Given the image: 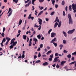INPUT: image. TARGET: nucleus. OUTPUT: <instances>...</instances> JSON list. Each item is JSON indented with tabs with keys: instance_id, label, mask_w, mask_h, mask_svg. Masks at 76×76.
Returning a JSON list of instances; mask_svg holds the SVG:
<instances>
[{
	"instance_id": "f257e3e1",
	"label": "nucleus",
	"mask_w": 76,
	"mask_h": 76,
	"mask_svg": "<svg viewBox=\"0 0 76 76\" xmlns=\"http://www.w3.org/2000/svg\"><path fill=\"white\" fill-rule=\"evenodd\" d=\"M68 18L69 19V24H73V20L72 19V17L71 16V14H68Z\"/></svg>"
},
{
	"instance_id": "f03ea898",
	"label": "nucleus",
	"mask_w": 76,
	"mask_h": 76,
	"mask_svg": "<svg viewBox=\"0 0 76 76\" xmlns=\"http://www.w3.org/2000/svg\"><path fill=\"white\" fill-rule=\"evenodd\" d=\"M72 9L73 10L74 13H75V12H76V4H74V3H73L72 5Z\"/></svg>"
},
{
	"instance_id": "7ed1b4c3",
	"label": "nucleus",
	"mask_w": 76,
	"mask_h": 76,
	"mask_svg": "<svg viewBox=\"0 0 76 76\" xmlns=\"http://www.w3.org/2000/svg\"><path fill=\"white\" fill-rule=\"evenodd\" d=\"M75 31V29H73L72 30H70L68 31V34H73V32H74Z\"/></svg>"
},
{
	"instance_id": "20e7f679",
	"label": "nucleus",
	"mask_w": 76,
	"mask_h": 76,
	"mask_svg": "<svg viewBox=\"0 0 76 76\" xmlns=\"http://www.w3.org/2000/svg\"><path fill=\"white\" fill-rule=\"evenodd\" d=\"M58 58H59V57L58 56H57V57L55 58L54 59V61H53V62H57V61H58Z\"/></svg>"
},
{
	"instance_id": "39448f33",
	"label": "nucleus",
	"mask_w": 76,
	"mask_h": 76,
	"mask_svg": "<svg viewBox=\"0 0 76 76\" xmlns=\"http://www.w3.org/2000/svg\"><path fill=\"white\" fill-rule=\"evenodd\" d=\"M38 20L39 21H38L39 25H42V19H40L39 18H38Z\"/></svg>"
},
{
	"instance_id": "423d86ee",
	"label": "nucleus",
	"mask_w": 76,
	"mask_h": 76,
	"mask_svg": "<svg viewBox=\"0 0 76 76\" xmlns=\"http://www.w3.org/2000/svg\"><path fill=\"white\" fill-rule=\"evenodd\" d=\"M58 22V23H60V22H59L60 21V20L58 19V17H56V20L55 21H54V22Z\"/></svg>"
},
{
	"instance_id": "0eeeda50",
	"label": "nucleus",
	"mask_w": 76,
	"mask_h": 76,
	"mask_svg": "<svg viewBox=\"0 0 76 76\" xmlns=\"http://www.w3.org/2000/svg\"><path fill=\"white\" fill-rule=\"evenodd\" d=\"M56 34L54 33H52L51 34V37L52 38H53L54 36H56Z\"/></svg>"
},
{
	"instance_id": "6e6552de",
	"label": "nucleus",
	"mask_w": 76,
	"mask_h": 76,
	"mask_svg": "<svg viewBox=\"0 0 76 76\" xmlns=\"http://www.w3.org/2000/svg\"><path fill=\"white\" fill-rule=\"evenodd\" d=\"M43 66H47L48 65V63L47 62H45L43 64Z\"/></svg>"
},
{
	"instance_id": "1a4fd4ad",
	"label": "nucleus",
	"mask_w": 76,
	"mask_h": 76,
	"mask_svg": "<svg viewBox=\"0 0 76 76\" xmlns=\"http://www.w3.org/2000/svg\"><path fill=\"white\" fill-rule=\"evenodd\" d=\"M56 38H54L53 39V40H52V41H51L50 43H53L54 42H53L56 41Z\"/></svg>"
},
{
	"instance_id": "9d476101",
	"label": "nucleus",
	"mask_w": 76,
	"mask_h": 76,
	"mask_svg": "<svg viewBox=\"0 0 76 76\" xmlns=\"http://www.w3.org/2000/svg\"><path fill=\"white\" fill-rule=\"evenodd\" d=\"M66 61H63L61 63V66H63V64H64V63H66Z\"/></svg>"
},
{
	"instance_id": "9b49d317",
	"label": "nucleus",
	"mask_w": 76,
	"mask_h": 76,
	"mask_svg": "<svg viewBox=\"0 0 76 76\" xmlns=\"http://www.w3.org/2000/svg\"><path fill=\"white\" fill-rule=\"evenodd\" d=\"M26 37H27V36L26 35H23V39H24L25 40H26Z\"/></svg>"
},
{
	"instance_id": "f8f14e48",
	"label": "nucleus",
	"mask_w": 76,
	"mask_h": 76,
	"mask_svg": "<svg viewBox=\"0 0 76 76\" xmlns=\"http://www.w3.org/2000/svg\"><path fill=\"white\" fill-rule=\"evenodd\" d=\"M58 23H57V22H56L54 25V28H56V27L58 25Z\"/></svg>"
},
{
	"instance_id": "ddd939ff",
	"label": "nucleus",
	"mask_w": 76,
	"mask_h": 76,
	"mask_svg": "<svg viewBox=\"0 0 76 76\" xmlns=\"http://www.w3.org/2000/svg\"><path fill=\"white\" fill-rule=\"evenodd\" d=\"M6 40L8 42H9V41H10L11 39L10 38H9V37H7L6 38Z\"/></svg>"
},
{
	"instance_id": "4468645a",
	"label": "nucleus",
	"mask_w": 76,
	"mask_h": 76,
	"mask_svg": "<svg viewBox=\"0 0 76 76\" xmlns=\"http://www.w3.org/2000/svg\"><path fill=\"white\" fill-rule=\"evenodd\" d=\"M61 21H60V22L59 23V24L58 25V28H60L61 26Z\"/></svg>"
},
{
	"instance_id": "2eb2a0df",
	"label": "nucleus",
	"mask_w": 76,
	"mask_h": 76,
	"mask_svg": "<svg viewBox=\"0 0 76 76\" xmlns=\"http://www.w3.org/2000/svg\"><path fill=\"white\" fill-rule=\"evenodd\" d=\"M63 34H64V37H67V34H66V33L65 32L63 31Z\"/></svg>"
},
{
	"instance_id": "dca6fc26",
	"label": "nucleus",
	"mask_w": 76,
	"mask_h": 76,
	"mask_svg": "<svg viewBox=\"0 0 76 76\" xmlns=\"http://www.w3.org/2000/svg\"><path fill=\"white\" fill-rule=\"evenodd\" d=\"M43 11H42L40 12L39 13V14L38 15V16H39L40 15H41V14H42V13H43Z\"/></svg>"
},
{
	"instance_id": "f3484780",
	"label": "nucleus",
	"mask_w": 76,
	"mask_h": 76,
	"mask_svg": "<svg viewBox=\"0 0 76 76\" xmlns=\"http://www.w3.org/2000/svg\"><path fill=\"white\" fill-rule=\"evenodd\" d=\"M22 22V19H20V20L19 21V25H21Z\"/></svg>"
},
{
	"instance_id": "a211bd4d",
	"label": "nucleus",
	"mask_w": 76,
	"mask_h": 76,
	"mask_svg": "<svg viewBox=\"0 0 76 76\" xmlns=\"http://www.w3.org/2000/svg\"><path fill=\"white\" fill-rule=\"evenodd\" d=\"M65 4V2L64 1H63L61 3V5H62V6H64Z\"/></svg>"
},
{
	"instance_id": "6ab92c4d",
	"label": "nucleus",
	"mask_w": 76,
	"mask_h": 76,
	"mask_svg": "<svg viewBox=\"0 0 76 76\" xmlns=\"http://www.w3.org/2000/svg\"><path fill=\"white\" fill-rule=\"evenodd\" d=\"M63 45H59V47H60V50H61V49H62V48H63Z\"/></svg>"
},
{
	"instance_id": "aec40b11",
	"label": "nucleus",
	"mask_w": 76,
	"mask_h": 76,
	"mask_svg": "<svg viewBox=\"0 0 76 76\" xmlns=\"http://www.w3.org/2000/svg\"><path fill=\"white\" fill-rule=\"evenodd\" d=\"M32 16V14H30L28 16V19H29L31 18V17Z\"/></svg>"
},
{
	"instance_id": "412c9836",
	"label": "nucleus",
	"mask_w": 76,
	"mask_h": 76,
	"mask_svg": "<svg viewBox=\"0 0 76 76\" xmlns=\"http://www.w3.org/2000/svg\"><path fill=\"white\" fill-rule=\"evenodd\" d=\"M72 57V56L70 54H69L67 56V57L69 58H70Z\"/></svg>"
},
{
	"instance_id": "4be33fe9",
	"label": "nucleus",
	"mask_w": 76,
	"mask_h": 76,
	"mask_svg": "<svg viewBox=\"0 0 76 76\" xmlns=\"http://www.w3.org/2000/svg\"><path fill=\"white\" fill-rule=\"evenodd\" d=\"M23 55L21 57V58L22 59H23V58H24V57H25V53H23L22 54Z\"/></svg>"
},
{
	"instance_id": "5701e85b",
	"label": "nucleus",
	"mask_w": 76,
	"mask_h": 76,
	"mask_svg": "<svg viewBox=\"0 0 76 76\" xmlns=\"http://www.w3.org/2000/svg\"><path fill=\"white\" fill-rule=\"evenodd\" d=\"M52 52V51L51 50L49 51L48 52L46 53V54L47 55H48V54H50V53H51Z\"/></svg>"
},
{
	"instance_id": "b1692460",
	"label": "nucleus",
	"mask_w": 76,
	"mask_h": 76,
	"mask_svg": "<svg viewBox=\"0 0 76 76\" xmlns=\"http://www.w3.org/2000/svg\"><path fill=\"white\" fill-rule=\"evenodd\" d=\"M12 10L10 12L9 15H8V17H9L12 15Z\"/></svg>"
},
{
	"instance_id": "393cba45",
	"label": "nucleus",
	"mask_w": 76,
	"mask_h": 76,
	"mask_svg": "<svg viewBox=\"0 0 76 76\" xmlns=\"http://www.w3.org/2000/svg\"><path fill=\"white\" fill-rule=\"evenodd\" d=\"M18 1H19V0H13V1L15 3H16V4L18 3Z\"/></svg>"
},
{
	"instance_id": "a878e982",
	"label": "nucleus",
	"mask_w": 76,
	"mask_h": 76,
	"mask_svg": "<svg viewBox=\"0 0 76 76\" xmlns=\"http://www.w3.org/2000/svg\"><path fill=\"white\" fill-rule=\"evenodd\" d=\"M53 44L54 45H55V46L57 47V43H56L54 42H53Z\"/></svg>"
},
{
	"instance_id": "bb28decb",
	"label": "nucleus",
	"mask_w": 76,
	"mask_h": 76,
	"mask_svg": "<svg viewBox=\"0 0 76 76\" xmlns=\"http://www.w3.org/2000/svg\"><path fill=\"white\" fill-rule=\"evenodd\" d=\"M11 10H12V9H11L10 8H9L8 12L7 13V14H9V13H10V12L11 11Z\"/></svg>"
},
{
	"instance_id": "cd10ccee",
	"label": "nucleus",
	"mask_w": 76,
	"mask_h": 76,
	"mask_svg": "<svg viewBox=\"0 0 76 76\" xmlns=\"http://www.w3.org/2000/svg\"><path fill=\"white\" fill-rule=\"evenodd\" d=\"M55 13V12H54V11H53V12H52L50 13V15H51V16H53V15H54V14Z\"/></svg>"
},
{
	"instance_id": "c85d7f7f",
	"label": "nucleus",
	"mask_w": 76,
	"mask_h": 76,
	"mask_svg": "<svg viewBox=\"0 0 76 76\" xmlns=\"http://www.w3.org/2000/svg\"><path fill=\"white\" fill-rule=\"evenodd\" d=\"M41 62L40 60H37V61H36L35 63H40Z\"/></svg>"
},
{
	"instance_id": "c756f323",
	"label": "nucleus",
	"mask_w": 76,
	"mask_h": 76,
	"mask_svg": "<svg viewBox=\"0 0 76 76\" xmlns=\"http://www.w3.org/2000/svg\"><path fill=\"white\" fill-rule=\"evenodd\" d=\"M64 69H65L67 71H68V70H71V69H67V66H66L64 67Z\"/></svg>"
},
{
	"instance_id": "7c9ffc66",
	"label": "nucleus",
	"mask_w": 76,
	"mask_h": 76,
	"mask_svg": "<svg viewBox=\"0 0 76 76\" xmlns=\"http://www.w3.org/2000/svg\"><path fill=\"white\" fill-rule=\"evenodd\" d=\"M55 2L56 1L54 0L52 1V3L53 6L54 5V3H55Z\"/></svg>"
},
{
	"instance_id": "2f4dec72",
	"label": "nucleus",
	"mask_w": 76,
	"mask_h": 76,
	"mask_svg": "<svg viewBox=\"0 0 76 76\" xmlns=\"http://www.w3.org/2000/svg\"><path fill=\"white\" fill-rule=\"evenodd\" d=\"M29 33V34H31V31H30V30H29V31H27L26 32V34H28V33Z\"/></svg>"
},
{
	"instance_id": "473e14b6",
	"label": "nucleus",
	"mask_w": 76,
	"mask_h": 76,
	"mask_svg": "<svg viewBox=\"0 0 76 76\" xmlns=\"http://www.w3.org/2000/svg\"><path fill=\"white\" fill-rule=\"evenodd\" d=\"M10 49L13 48V45H11V46H10Z\"/></svg>"
},
{
	"instance_id": "72a5a7b5",
	"label": "nucleus",
	"mask_w": 76,
	"mask_h": 76,
	"mask_svg": "<svg viewBox=\"0 0 76 76\" xmlns=\"http://www.w3.org/2000/svg\"><path fill=\"white\" fill-rule=\"evenodd\" d=\"M40 37H41L40 34H39L37 36V37L38 38V39H40Z\"/></svg>"
},
{
	"instance_id": "f704fd0d",
	"label": "nucleus",
	"mask_w": 76,
	"mask_h": 76,
	"mask_svg": "<svg viewBox=\"0 0 76 76\" xmlns=\"http://www.w3.org/2000/svg\"><path fill=\"white\" fill-rule=\"evenodd\" d=\"M39 1L40 3H42L44 1V0H39Z\"/></svg>"
},
{
	"instance_id": "c9c22d12",
	"label": "nucleus",
	"mask_w": 76,
	"mask_h": 76,
	"mask_svg": "<svg viewBox=\"0 0 76 76\" xmlns=\"http://www.w3.org/2000/svg\"><path fill=\"white\" fill-rule=\"evenodd\" d=\"M34 40L35 42H37V41H38V39L36 38H34Z\"/></svg>"
},
{
	"instance_id": "e433bc0d",
	"label": "nucleus",
	"mask_w": 76,
	"mask_h": 76,
	"mask_svg": "<svg viewBox=\"0 0 76 76\" xmlns=\"http://www.w3.org/2000/svg\"><path fill=\"white\" fill-rule=\"evenodd\" d=\"M14 41H13V40H11L10 44H12L14 43Z\"/></svg>"
},
{
	"instance_id": "4c0bfd02",
	"label": "nucleus",
	"mask_w": 76,
	"mask_h": 76,
	"mask_svg": "<svg viewBox=\"0 0 76 76\" xmlns=\"http://www.w3.org/2000/svg\"><path fill=\"white\" fill-rule=\"evenodd\" d=\"M75 61H73L70 63L69 64H75Z\"/></svg>"
},
{
	"instance_id": "58836bf2",
	"label": "nucleus",
	"mask_w": 76,
	"mask_h": 76,
	"mask_svg": "<svg viewBox=\"0 0 76 76\" xmlns=\"http://www.w3.org/2000/svg\"><path fill=\"white\" fill-rule=\"evenodd\" d=\"M40 48H42L43 47V44H41L40 45Z\"/></svg>"
},
{
	"instance_id": "ea45409f",
	"label": "nucleus",
	"mask_w": 76,
	"mask_h": 76,
	"mask_svg": "<svg viewBox=\"0 0 76 76\" xmlns=\"http://www.w3.org/2000/svg\"><path fill=\"white\" fill-rule=\"evenodd\" d=\"M72 55H75L76 56V51L72 53Z\"/></svg>"
},
{
	"instance_id": "a19ab883",
	"label": "nucleus",
	"mask_w": 76,
	"mask_h": 76,
	"mask_svg": "<svg viewBox=\"0 0 76 76\" xmlns=\"http://www.w3.org/2000/svg\"><path fill=\"white\" fill-rule=\"evenodd\" d=\"M56 67L57 69H58L59 68V67H60V66H59V65H58V64H57L56 66Z\"/></svg>"
},
{
	"instance_id": "79ce46f5",
	"label": "nucleus",
	"mask_w": 76,
	"mask_h": 76,
	"mask_svg": "<svg viewBox=\"0 0 76 76\" xmlns=\"http://www.w3.org/2000/svg\"><path fill=\"white\" fill-rule=\"evenodd\" d=\"M1 35L2 36V37H4V33H3L1 34Z\"/></svg>"
},
{
	"instance_id": "37998d69",
	"label": "nucleus",
	"mask_w": 76,
	"mask_h": 76,
	"mask_svg": "<svg viewBox=\"0 0 76 76\" xmlns=\"http://www.w3.org/2000/svg\"><path fill=\"white\" fill-rule=\"evenodd\" d=\"M50 58H53V54H52L51 55H50Z\"/></svg>"
},
{
	"instance_id": "c03bdc74",
	"label": "nucleus",
	"mask_w": 76,
	"mask_h": 76,
	"mask_svg": "<svg viewBox=\"0 0 76 76\" xmlns=\"http://www.w3.org/2000/svg\"><path fill=\"white\" fill-rule=\"evenodd\" d=\"M41 56V53H39L38 54V57H40Z\"/></svg>"
},
{
	"instance_id": "a18cd8bd",
	"label": "nucleus",
	"mask_w": 76,
	"mask_h": 76,
	"mask_svg": "<svg viewBox=\"0 0 76 76\" xmlns=\"http://www.w3.org/2000/svg\"><path fill=\"white\" fill-rule=\"evenodd\" d=\"M52 58H49V61H52Z\"/></svg>"
},
{
	"instance_id": "49530a36",
	"label": "nucleus",
	"mask_w": 76,
	"mask_h": 76,
	"mask_svg": "<svg viewBox=\"0 0 76 76\" xmlns=\"http://www.w3.org/2000/svg\"><path fill=\"white\" fill-rule=\"evenodd\" d=\"M31 4V1H29V3H28V6H29V4Z\"/></svg>"
},
{
	"instance_id": "de8ad7c7",
	"label": "nucleus",
	"mask_w": 76,
	"mask_h": 76,
	"mask_svg": "<svg viewBox=\"0 0 76 76\" xmlns=\"http://www.w3.org/2000/svg\"><path fill=\"white\" fill-rule=\"evenodd\" d=\"M67 51L66 50H64V53H67Z\"/></svg>"
},
{
	"instance_id": "09e8293b",
	"label": "nucleus",
	"mask_w": 76,
	"mask_h": 76,
	"mask_svg": "<svg viewBox=\"0 0 76 76\" xmlns=\"http://www.w3.org/2000/svg\"><path fill=\"white\" fill-rule=\"evenodd\" d=\"M2 41L4 42H6V38H4L3 39V40Z\"/></svg>"
},
{
	"instance_id": "8fccbe9b",
	"label": "nucleus",
	"mask_w": 76,
	"mask_h": 76,
	"mask_svg": "<svg viewBox=\"0 0 76 76\" xmlns=\"http://www.w3.org/2000/svg\"><path fill=\"white\" fill-rule=\"evenodd\" d=\"M63 44H65L66 42V41L65 40H63Z\"/></svg>"
},
{
	"instance_id": "3c124183",
	"label": "nucleus",
	"mask_w": 76,
	"mask_h": 76,
	"mask_svg": "<svg viewBox=\"0 0 76 76\" xmlns=\"http://www.w3.org/2000/svg\"><path fill=\"white\" fill-rule=\"evenodd\" d=\"M67 6H66L65 7V10L66 12L67 11Z\"/></svg>"
},
{
	"instance_id": "603ef678",
	"label": "nucleus",
	"mask_w": 76,
	"mask_h": 76,
	"mask_svg": "<svg viewBox=\"0 0 76 76\" xmlns=\"http://www.w3.org/2000/svg\"><path fill=\"white\" fill-rule=\"evenodd\" d=\"M66 15V14L65 13V12L64 11L63 12V15L64 16L65 15Z\"/></svg>"
},
{
	"instance_id": "864d4df0",
	"label": "nucleus",
	"mask_w": 76,
	"mask_h": 76,
	"mask_svg": "<svg viewBox=\"0 0 76 76\" xmlns=\"http://www.w3.org/2000/svg\"><path fill=\"white\" fill-rule=\"evenodd\" d=\"M58 7V5L57 4H56L55 5V7L56 8V9Z\"/></svg>"
},
{
	"instance_id": "5fc2aeb1",
	"label": "nucleus",
	"mask_w": 76,
	"mask_h": 76,
	"mask_svg": "<svg viewBox=\"0 0 76 76\" xmlns=\"http://www.w3.org/2000/svg\"><path fill=\"white\" fill-rule=\"evenodd\" d=\"M26 26H24L23 28H22L23 30H25V29Z\"/></svg>"
},
{
	"instance_id": "6e6d98bb",
	"label": "nucleus",
	"mask_w": 76,
	"mask_h": 76,
	"mask_svg": "<svg viewBox=\"0 0 76 76\" xmlns=\"http://www.w3.org/2000/svg\"><path fill=\"white\" fill-rule=\"evenodd\" d=\"M5 31V28L3 27V32L4 33Z\"/></svg>"
},
{
	"instance_id": "4d7b16f0",
	"label": "nucleus",
	"mask_w": 76,
	"mask_h": 76,
	"mask_svg": "<svg viewBox=\"0 0 76 76\" xmlns=\"http://www.w3.org/2000/svg\"><path fill=\"white\" fill-rule=\"evenodd\" d=\"M31 44H32V42H29V47H30V46H31Z\"/></svg>"
},
{
	"instance_id": "13d9d810",
	"label": "nucleus",
	"mask_w": 76,
	"mask_h": 76,
	"mask_svg": "<svg viewBox=\"0 0 76 76\" xmlns=\"http://www.w3.org/2000/svg\"><path fill=\"white\" fill-rule=\"evenodd\" d=\"M27 42H29V38L28 37H27Z\"/></svg>"
},
{
	"instance_id": "bf43d9fd",
	"label": "nucleus",
	"mask_w": 76,
	"mask_h": 76,
	"mask_svg": "<svg viewBox=\"0 0 76 76\" xmlns=\"http://www.w3.org/2000/svg\"><path fill=\"white\" fill-rule=\"evenodd\" d=\"M58 54L57 53H56L55 54V56H58Z\"/></svg>"
},
{
	"instance_id": "052dcab7",
	"label": "nucleus",
	"mask_w": 76,
	"mask_h": 76,
	"mask_svg": "<svg viewBox=\"0 0 76 76\" xmlns=\"http://www.w3.org/2000/svg\"><path fill=\"white\" fill-rule=\"evenodd\" d=\"M36 58H37V56H36V55H34V59H36Z\"/></svg>"
},
{
	"instance_id": "680f3d73",
	"label": "nucleus",
	"mask_w": 76,
	"mask_h": 76,
	"mask_svg": "<svg viewBox=\"0 0 76 76\" xmlns=\"http://www.w3.org/2000/svg\"><path fill=\"white\" fill-rule=\"evenodd\" d=\"M20 35V33H19V34H18L17 36V37L18 38V37H19V35Z\"/></svg>"
},
{
	"instance_id": "e2e57ef3",
	"label": "nucleus",
	"mask_w": 76,
	"mask_h": 76,
	"mask_svg": "<svg viewBox=\"0 0 76 76\" xmlns=\"http://www.w3.org/2000/svg\"><path fill=\"white\" fill-rule=\"evenodd\" d=\"M40 50H41V48H39L37 50V51H40Z\"/></svg>"
},
{
	"instance_id": "0e129e2a",
	"label": "nucleus",
	"mask_w": 76,
	"mask_h": 76,
	"mask_svg": "<svg viewBox=\"0 0 76 76\" xmlns=\"http://www.w3.org/2000/svg\"><path fill=\"white\" fill-rule=\"evenodd\" d=\"M32 38L30 39L29 40V42H32Z\"/></svg>"
},
{
	"instance_id": "69168bd1",
	"label": "nucleus",
	"mask_w": 76,
	"mask_h": 76,
	"mask_svg": "<svg viewBox=\"0 0 76 76\" xmlns=\"http://www.w3.org/2000/svg\"><path fill=\"white\" fill-rule=\"evenodd\" d=\"M31 19L32 20H33L34 19V17H31Z\"/></svg>"
},
{
	"instance_id": "338daca9",
	"label": "nucleus",
	"mask_w": 76,
	"mask_h": 76,
	"mask_svg": "<svg viewBox=\"0 0 76 76\" xmlns=\"http://www.w3.org/2000/svg\"><path fill=\"white\" fill-rule=\"evenodd\" d=\"M52 66H53V67H56V64H54L52 65Z\"/></svg>"
},
{
	"instance_id": "774afa93",
	"label": "nucleus",
	"mask_w": 76,
	"mask_h": 76,
	"mask_svg": "<svg viewBox=\"0 0 76 76\" xmlns=\"http://www.w3.org/2000/svg\"><path fill=\"white\" fill-rule=\"evenodd\" d=\"M35 34V31H34L32 34V35H34V34Z\"/></svg>"
}]
</instances>
